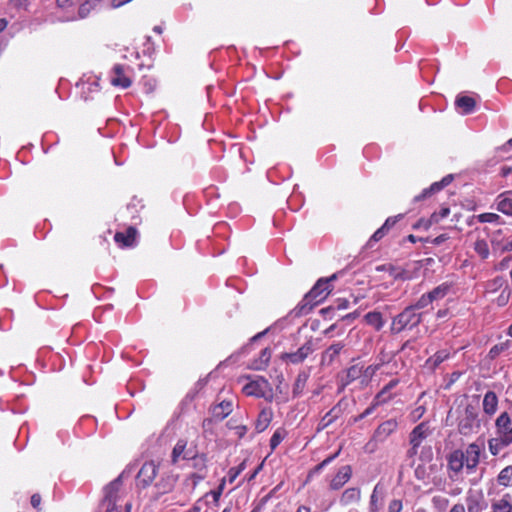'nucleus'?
Instances as JSON below:
<instances>
[{"instance_id":"nucleus-1","label":"nucleus","mask_w":512,"mask_h":512,"mask_svg":"<svg viewBox=\"0 0 512 512\" xmlns=\"http://www.w3.org/2000/svg\"><path fill=\"white\" fill-rule=\"evenodd\" d=\"M339 273H334L330 277L320 278L312 289L303 297L300 303L292 310L294 317L307 315L312 309L324 301L332 291L331 282L338 278Z\"/></svg>"},{"instance_id":"nucleus-2","label":"nucleus","mask_w":512,"mask_h":512,"mask_svg":"<svg viewBox=\"0 0 512 512\" xmlns=\"http://www.w3.org/2000/svg\"><path fill=\"white\" fill-rule=\"evenodd\" d=\"M422 321V313H418L411 305L396 315L391 323V332L398 334L405 329H413Z\"/></svg>"},{"instance_id":"nucleus-3","label":"nucleus","mask_w":512,"mask_h":512,"mask_svg":"<svg viewBox=\"0 0 512 512\" xmlns=\"http://www.w3.org/2000/svg\"><path fill=\"white\" fill-rule=\"evenodd\" d=\"M480 429V420L477 409L473 405H467L464 413L458 423L460 434L467 436L478 432Z\"/></svg>"},{"instance_id":"nucleus-4","label":"nucleus","mask_w":512,"mask_h":512,"mask_svg":"<svg viewBox=\"0 0 512 512\" xmlns=\"http://www.w3.org/2000/svg\"><path fill=\"white\" fill-rule=\"evenodd\" d=\"M105 495L103 499V506H110V507H120L121 505H118L120 502L122 496H123V489H122V477L119 476L112 482H110L104 489Z\"/></svg>"},{"instance_id":"nucleus-5","label":"nucleus","mask_w":512,"mask_h":512,"mask_svg":"<svg viewBox=\"0 0 512 512\" xmlns=\"http://www.w3.org/2000/svg\"><path fill=\"white\" fill-rule=\"evenodd\" d=\"M398 428L396 419H388L382 422L374 431V434L369 441L368 445L383 443L390 435H392Z\"/></svg>"},{"instance_id":"nucleus-6","label":"nucleus","mask_w":512,"mask_h":512,"mask_svg":"<svg viewBox=\"0 0 512 512\" xmlns=\"http://www.w3.org/2000/svg\"><path fill=\"white\" fill-rule=\"evenodd\" d=\"M314 351L313 340L306 341L296 352L284 353L281 359L287 363L300 364Z\"/></svg>"},{"instance_id":"nucleus-7","label":"nucleus","mask_w":512,"mask_h":512,"mask_svg":"<svg viewBox=\"0 0 512 512\" xmlns=\"http://www.w3.org/2000/svg\"><path fill=\"white\" fill-rule=\"evenodd\" d=\"M495 426L496 435L512 443V419L507 412L498 416Z\"/></svg>"},{"instance_id":"nucleus-8","label":"nucleus","mask_w":512,"mask_h":512,"mask_svg":"<svg viewBox=\"0 0 512 512\" xmlns=\"http://www.w3.org/2000/svg\"><path fill=\"white\" fill-rule=\"evenodd\" d=\"M463 455L467 473L474 472L480 461V447L476 443H471L463 451Z\"/></svg>"},{"instance_id":"nucleus-9","label":"nucleus","mask_w":512,"mask_h":512,"mask_svg":"<svg viewBox=\"0 0 512 512\" xmlns=\"http://www.w3.org/2000/svg\"><path fill=\"white\" fill-rule=\"evenodd\" d=\"M156 475L157 465L153 461L144 463L137 475L139 485L147 487L152 483Z\"/></svg>"},{"instance_id":"nucleus-10","label":"nucleus","mask_w":512,"mask_h":512,"mask_svg":"<svg viewBox=\"0 0 512 512\" xmlns=\"http://www.w3.org/2000/svg\"><path fill=\"white\" fill-rule=\"evenodd\" d=\"M448 469L454 474L450 475L451 479H454L465 467L463 451L460 449L452 451L448 457Z\"/></svg>"},{"instance_id":"nucleus-11","label":"nucleus","mask_w":512,"mask_h":512,"mask_svg":"<svg viewBox=\"0 0 512 512\" xmlns=\"http://www.w3.org/2000/svg\"><path fill=\"white\" fill-rule=\"evenodd\" d=\"M269 383L263 377L251 381L243 387V391L248 396L264 397Z\"/></svg>"},{"instance_id":"nucleus-12","label":"nucleus","mask_w":512,"mask_h":512,"mask_svg":"<svg viewBox=\"0 0 512 512\" xmlns=\"http://www.w3.org/2000/svg\"><path fill=\"white\" fill-rule=\"evenodd\" d=\"M110 82L113 86H118L126 89L131 86L132 81L125 73V67L120 64H116L111 73Z\"/></svg>"},{"instance_id":"nucleus-13","label":"nucleus","mask_w":512,"mask_h":512,"mask_svg":"<svg viewBox=\"0 0 512 512\" xmlns=\"http://www.w3.org/2000/svg\"><path fill=\"white\" fill-rule=\"evenodd\" d=\"M431 434L429 424L421 422L410 433L409 441L411 446H420L424 439Z\"/></svg>"},{"instance_id":"nucleus-14","label":"nucleus","mask_w":512,"mask_h":512,"mask_svg":"<svg viewBox=\"0 0 512 512\" xmlns=\"http://www.w3.org/2000/svg\"><path fill=\"white\" fill-rule=\"evenodd\" d=\"M452 180H453V176L451 174L445 176L441 181L433 183L429 188L424 189L421 194L415 196L414 201L418 202L420 200H423V199L431 196L432 194H434L436 192H439L444 187L449 185L452 182Z\"/></svg>"},{"instance_id":"nucleus-15","label":"nucleus","mask_w":512,"mask_h":512,"mask_svg":"<svg viewBox=\"0 0 512 512\" xmlns=\"http://www.w3.org/2000/svg\"><path fill=\"white\" fill-rule=\"evenodd\" d=\"M352 475L351 466L345 465L342 466L337 474L333 477L330 483V487L333 490L340 489L345 483L349 481Z\"/></svg>"},{"instance_id":"nucleus-16","label":"nucleus","mask_w":512,"mask_h":512,"mask_svg":"<svg viewBox=\"0 0 512 512\" xmlns=\"http://www.w3.org/2000/svg\"><path fill=\"white\" fill-rule=\"evenodd\" d=\"M136 236V228L128 227L125 232H117L114 236V240L122 247H131L136 241Z\"/></svg>"},{"instance_id":"nucleus-17","label":"nucleus","mask_w":512,"mask_h":512,"mask_svg":"<svg viewBox=\"0 0 512 512\" xmlns=\"http://www.w3.org/2000/svg\"><path fill=\"white\" fill-rule=\"evenodd\" d=\"M344 344L342 342H336L330 345L323 353L321 357L322 365H331L335 359L339 356L340 352L344 348Z\"/></svg>"},{"instance_id":"nucleus-18","label":"nucleus","mask_w":512,"mask_h":512,"mask_svg":"<svg viewBox=\"0 0 512 512\" xmlns=\"http://www.w3.org/2000/svg\"><path fill=\"white\" fill-rule=\"evenodd\" d=\"M232 402L222 401L211 409L212 417L216 421H222L232 412Z\"/></svg>"},{"instance_id":"nucleus-19","label":"nucleus","mask_w":512,"mask_h":512,"mask_svg":"<svg viewBox=\"0 0 512 512\" xmlns=\"http://www.w3.org/2000/svg\"><path fill=\"white\" fill-rule=\"evenodd\" d=\"M273 418V412L270 408H264L260 411L255 423V429L258 433L267 429Z\"/></svg>"},{"instance_id":"nucleus-20","label":"nucleus","mask_w":512,"mask_h":512,"mask_svg":"<svg viewBox=\"0 0 512 512\" xmlns=\"http://www.w3.org/2000/svg\"><path fill=\"white\" fill-rule=\"evenodd\" d=\"M491 508L492 512H512V496L509 493L504 494L492 503Z\"/></svg>"},{"instance_id":"nucleus-21","label":"nucleus","mask_w":512,"mask_h":512,"mask_svg":"<svg viewBox=\"0 0 512 512\" xmlns=\"http://www.w3.org/2000/svg\"><path fill=\"white\" fill-rule=\"evenodd\" d=\"M498 406V397L495 392L488 391L483 398V411L488 415L495 414Z\"/></svg>"},{"instance_id":"nucleus-22","label":"nucleus","mask_w":512,"mask_h":512,"mask_svg":"<svg viewBox=\"0 0 512 512\" xmlns=\"http://www.w3.org/2000/svg\"><path fill=\"white\" fill-rule=\"evenodd\" d=\"M497 210L512 216V197L510 192H505L497 197Z\"/></svg>"},{"instance_id":"nucleus-23","label":"nucleus","mask_w":512,"mask_h":512,"mask_svg":"<svg viewBox=\"0 0 512 512\" xmlns=\"http://www.w3.org/2000/svg\"><path fill=\"white\" fill-rule=\"evenodd\" d=\"M361 499V491L359 488H355V487H352V488H348L346 489L341 497H340V503L342 505H350V504H353V503H357L359 502Z\"/></svg>"},{"instance_id":"nucleus-24","label":"nucleus","mask_w":512,"mask_h":512,"mask_svg":"<svg viewBox=\"0 0 512 512\" xmlns=\"http://www.w3.org/2000/svg\"><path fill=\"white\" fill-rule=\"evenodd\" d=\"M363 373V367L356 364L352 365L346 370L345 377L342 378V386L345 387L355 381L356 379L360 378Z\"/></svg>"},{"instance_id":"nucleus-25","label":"nucleus","mask_w":512,"mask_h":512,"mask_svg":"<svg viewBox=\"0 0 512 512\" xmlns=\"http://www.w3.org/2000/svg\"><path fill=\"white\" fill-rule=\"evenodd\" d=\"M511 444H512L511 442H509L497 435H496V437L491 438L488 441L489 451L494 456L498 455L504 448L508 447Z\"/></svg>"},{"instance_id":"nucleus-26","label":"nucleus","mask_w":512,"mask_h":512,"mask_svg":"<svg viewBox=\"0 0 512 512\" xmlns=\"http://www.w3.org/2000/svg\"><path fill=\"white\" fill-rule=\"evenodd\" d=\"M511 444H512L511 442H509L497 435H496V437L491 438L488 441L489 451L494 456L498 455L504 448L508 447Z\"/></svg>"},{"instance_id":"nucleus-27","label":"nucleus","mask_w":512,"mask_h":512,"mask_svg":"<svg viewBox=\"0 0 512 512\" xmlns=\"http://www.w3.org/2000/svg\"><path fill=\"white\" fill-rule=\"evenodd\" d=\"M455 103L463 114L471 113L476 106V101L470 96H458Z\"/></svg>"},{"instance_id":"nucleus-28","label":"nucleus","mask_w":512,"mask_h":512,"mask_svg":"<svg viewBox=\"0 0 512 512\" xmlns=\"http://www.w3.org/2000/svg\"><path fill=\"white\" fill-rule=\"evenodd\" d=\"M271 358V351L268 348H265L261 351L259 358L255 359L250 367L254 370H263L267 367L269 360Z\"/></svg>"},{"instance_id":"nucleus-29","label":"nucleus","mask_w":512,"mask_h":512,"mask_svg":"<svg viewBox=\"0 0 512 512\" xmlns=\"http://www.w3.org/2000/svg\"><path fill=\"white\" fill-rule=\"evenodd\" d=\"M365 321L368 325L373 326L377 331L384 326L382 314L378 311H372L365 315Z\"/></svg>"},{"instance_id":"nucleus-30","label":"nucleus","mask_w":512,"mask_h":512,"mask_svg":"<svg viewBox=\"0 0 512 512\" xmlns=\"http://www.w3.org/2000/svg\"><path fill=\"white\" fill-rule=\"evenodd\" d=\"M497 482L503 487L512 486V465L506 466L499 472Z\"/></svg>"},{"instance_id":"nucleus-31","label":"nucleus","mask_w":512,"mask_h":512,"mask_svg":"<svg viewBox=\"0 0 512 512\" xmlns=\"http://www.w3.org/2000/svg\"><path fill=\"white\" fill-rule=\"evenodd\" d=\"M449 290L450 286L446 283H443L434 288L432 291L428 292L427 294L433 303L434 301L443 299L448 294Z\"/></svg>"},{"instance_id":"nucleus-32","label":"nucleus","mask_w":512,"mask_h":512,"mask_svg":"<svg viewBox=\"0 0 512 512\" xmlns=\"http://www.w3.org/2000/svg\"><path fill=\"white\" fill-rule=\"evenodd\" d=\"M340 413V409L337 407H333L328 413L325 414V416L321 419L319 423V429H325L330 424H332L335 419L338 418Z\"/></svg>"},{"instance_id":"nucleus-33","label":"nucleus","mask_w":512,"mask_h":512,"mask_svg":"<svg viewBox=\"0 0 512 512\" xmlns=\"http://www.w3.org/2000/svg\"><path fill=\"white\" fill-rule=\"evenodd\" d=\"M381 486L380 484H377L370 497V505L369 508H381L383 496L381 494Z\"/></svg>"},{"instance_id":"nucleus-34","label":"nucleus","mask_w":512,"mask_h":512,"mask_svg":"<svg viewBox=\"0 0 512 512\" xmlns=\"http://www.w3.org/2000/svg\"><path fill=\"white\" fill-rule=\"evenodd\" d=\"M475 252L482 258L486 259L489 256V246L485 239H477L474 242Z\"/></svg>"},{"instance_id":"nucleus-35","label":"nucleus","mask_w":512,"mask_h":512,"mask_svg":"<svg viewBox=\"0 0 512 512\" xmlns=\"http://www.w3.org/2000/svg\"><path fill=\"white\" fill-rule=\"evenodd\" d=\"M449 213L450 209L448 207H443L439 212H434L427 220L426 229H428L432 224L438 223L440 220L446 218Z\"/></svg>"},{"instance_id":"nucleus-36","label":"nucleus","mask_w":512,"mask_h":512,"mask_svg":"<svg viewBox=\"0 0 512 512\" xmlns=\"http://www.w3.org/2000/svg\"><path fill=\"white\" fill-rule=\"evenodd\" d=\"M174 483L175 479L172 476H169L167 478H162L156 484V487L158 488L160 494H165L172 490Z\"/></svg>"},{"instance_id":"nucleus-37","label":"nucleus","mask_w":512,"mask_h":512,"mask_svg":"<svg viewBox=\"0 0 512 512\" xmlns=\"http://www.w3.org/2000/svg\"><path fill=\"white\" fill-rule=\"evenodd\" d=\"M308 379V375L305 372L299 373L293 387V394L295 396L302 393L305 388L306 382Z\"/></svg>"},{"instance_id":"nucleus-38","label":"nucleus","mask_w":512,"mask_h":512,"mask_svg":"<svg viewBox=\"0 0 512 512\" xmlns=\"http://www.w3.org/2000/svg\"><path fill=\"white\" fill-rule=\"evenodd\" d=\"M512 346V342L507 340L505 342H502V343H499V344H496L494 345L490 351H489V356L491 359H495L496 357H498L502 352H504L505 350H508L510 347Z\"/></svg>"},{"instance_id":"nucleus-39","label":"nucleus","mask_w":512,"mask_h":512,"mask_svg":"<svg viewBox=\"0 0 512 512\" xmlns=\"http://www.w3.org/2000/svg\"><path fill=\"white\" fill-rule=\"evenodd\" d=\"M505 286V279L503 277H496L486 284V292L494 293L499 289H503Z\"/></svg>"},{"instance_id":"nucleus-40","label":"nucleus","mask_w":512,"mask_h":512,"mask_svg":"<svg viewBox=\"0 0 512 512\" xmlns=\"http://www.w3.org/2000/svg\"><path fill=\"white\" fill-rule=\"evenodd\" d=\"M98 0H89L83 3L78 10V15L80 18H86L90 12L97 6Z\"/></svg>"},{"instance_id":"nucleus-41","label":"nucleus","mask_w":512,"mask_h":512,"mask_svg":"<svg viewBox=\"0 0 512 512\" xmlns=\"http://www.w3.org/2000/svg\"><path fill=\"white\" fill-rule=\"evenodd\" d=\"M510 297L511 289L507 285H505L504 288L501 290L500 294L498 295V297L495 299V303L499 307H503L508 304Z\"/></svg>"},{"instance_id":"nucleus-42","label":"nucleus","mask_w":512,"mask_h":512,"mask_svg":"<svg viewBox=\"0 0 512 512\" xmlns=\"http://www.w3.org/2000/svg\"><path fill=\"white\" fill-rule=\"evenodd\" d=\"M286 431L284 429H277L270 439V447L274 450L285 438Z\"/></svg>"},{"instance_id":"nucleus-43","label":"nucleus","mask_w":512,"mask_h":512,"mask_svg":"<svg viewBox=\"0 0 512 512\" xmlns=\"http://www.w3.org/2000/svg\"><path fill=\"white\" fill-rule=\"evenodd\" d=\"M186 448V442L183 440H179L173 451H172V460L173 462H177L178 458L183 454L184 450Z\"/></svg>"},{"instance_id":"nucleus-44","label":"nucleus","mask_w":512,"mask_h":512,"mask_svg":"<svg viewBox=\"0 0 512 512\" xmlns=\"http://www.w3.org/2000/svg\"><path fill=\"white\" fill-rule=\"evenodd\" d=\"M391 398H392L391 393L388 390H386L385 387H383L382 390L375 397V404L376 405L384 404L387 401H389Z\"/></svg>"},{"instance_id":"nucleus-45","label":"nucleus","mask_w":512,"mask_h":512,"mask_svg":"<svg viewBox=\"0 0 512 512\" xmlns=\"http://www.w3.org/2000/svg\"><path fill=\"white\" fill-rule=\"evenodd\" d=\"M432 301L431 299L429 298L428 294L425 293L423 294L415 304L411 305L416 311L419 310V309H423L425 307H427L429 304H431Z\"/></svg>"},{"instance_id":"nucleus-46","label":"nucleus","mask_w":512,"mask_h":512,"mask_svg":"<svg viewBox=\"0 0 512 512\" xmlns=\"http://www.w3.org/2000/svg\"><path fill=\"white\" fill-rule=\"evenodd\" d=\"M349 306V301L346 300V299H338L335 303V307H328V308H325V309H322L321 312L323 314L325 313H328L334 309H337V310H344L346 308H348Z\"/></svg>"},{"instance_id":"nucleus-47","label":"nucleus","mask_w":512,"mask_h":512,"mask_svg":"<svg viewBox=\"0 0 512 512\" xmlns=\"http://www.w3.org/2000/svg\"><path fill=\"white\" fill-rule=\"evenodd\" d=\"M245 469V462H242L238 467L231 468L228 472V481L233 483L239 474Z\"/></svg>"},{"instance_id":"nucleus-48","label":"nucleus","mask_w":512,"mask_h":512,"mask_svg":"<svg viewBox=\"0 0 512 512\" xmlns=\"http://www.w3.org/2000/svg\"><path fill=\"white\" fill-rule=\"evenodd\" d=\"M225 483H226V479L223 478L218 486V488L216 490H213L210 492V494L212 495L213 497V500L215 503H218L219 501V498L220 496L222 495L223 493V490H224V487H225Z\"/></svg>"},{"instance_id":"nucleus-49","label":"nucleus","mask_w":512,"mask_h":512,"mask_svg":"<svg viewBox=\"0 0 512 512\" xmlns=\"http://www.w3.org/2000/svg\"><path fill=\"white\" fill-rule=\"evenodd\" d=\"M499 219V216L495 213H483L479 215V221L482 223H493Z\"/></svg>"},{"instance_id":"nucleus-50","label":"nucleus","mask_w":512,"mask_h":512,"mask_svg":"<svg viewBox=\"0 0 512 512\" xmlns=\"http://www.w3.org/2000/svg\"><path fill=\"white\" fill-rule=\"evenodd\" d=\"M467 506H468L467 507L468 512H480L481 511L480 503L476 499L468 498L467 499Z\"/></svg>"},{"instance_id":"nucleus-51","label":"nucleus","mask_w":512,"mask_h":512,"mask_svg":"<svg viewBox=\"0 0 512 512\" xmlns=\"http://www.w3.org/2000/svg\"><path fill=\"white\" fill-rule=\"evenodd\" d=\"M379 368H380V365H370L367 368L363 369L362 375H364V377L367 380H369L375 375V373L379 370Z\"/></svg>"},{"instance_id":"nucleus-52","label":"nucleus","mask_w":512,"mask_h":512,"mask_svg":"<svg viewBox=\"0 0 512 512\" xmlns=\"http://www.w3.org/2000/svg\"><path fill=\"white\" fill-rule=\"evenodd\" d=\"M402 507V501L394 499L389 503L388 512H401Z\"/></svg>"},{"instance_id":"nucleus-53","label":"nucleus","mask_w":512,"mask_h":512,"mask_svg":"<svg viewBox=\"0 0 512 512\" xmlns=\"http://www.w3.org/2000/svg\"><path fill=\"white\" fill-rule=\"evenodd\" d=\"M386 230H385V227H380L378 230H376L374 232V234L371 236L370 240H369V244L371 242H377L379 241L380 239H382L384 237V235L386 234Z\"/></svg>"},{"instance_id":"nucleus-54","label":"nucleus","mask_w":512,"mask_h":512,"mask_svg":"<svg viewBox=\"0 0 512 512\" xmlns=\"http://www.w3.org/2000/svg\"><path fill=\"white\" fill-rule=\"evenodd\" d=\"M448 357V354L445 352V351H440V352H437L432 360H433V364L436 366V365H439L440 363H442L446 358Z\"/></svg>"},{"instance_id":"nucleus-55","label":"nucleus","mask_w":512,"mask_h":512,"mask_svg":"<svg viewBox=\"0 0 512 512\" xmlns=\"http://www.w3.org/2000/svg\"><path fill=\"white\" fill-rule=\"evenodd\" d=\"M40 503H41V496L39 494H33L31 497V505L34 508L39 509Z\"/></svg>"},{"instance_id":"nucleus-56","label":"nucleus","mask_w":512,"mask_h":512,"mask_svg":"<svg viewBox=\"0 0 512 512\" xmlns=\"http://www.w3.org/2000/svg\"><path fill=\"white\" fill-rule=\"evenodd\" d=\"M339 454V452H337L336 454L326 458L324 461H322L317 467L316 469L317 470H320L322 469L324 466H326L329 462H331L337 455Z\"/></svg>"},{"instance_id":"nucleus-57","label":"nucleus","mask_w":512,"mask_h":512,"mask_svg":"<svg viewBox=\"0 0 512 512\" xmlns=\"http://www.w3.org/2000/svg\"><path fill=\"white\" fill-rule=\"evenodd\" d=\"M424 412L425 408L423 406H419L413 411V416L415 419H419L424 414Z\"/></svg>"},{"instance_id":"nucleus-58","label":"nucleus","mask_w":512,"mask_h":512,"mask_svg":"<svg viewBox=\"0 0 512 512\" xmlns=\"http://www.w3.org/2000/svg\"><path fill=\"white\" fill-rule=\"evenodd\" d=\"M449 512H466L465 507L461 503L455 504Z\"/></svg>"},{"instance_id":"nucleus-59","label":"nucleus","mask_w":512,"mask_h":512,"mask_svg":"<svg viewBox=\"0 0 512 512\" xmlns=\"http://www.w3.org/2000/svg\"><path fill=\"white\" fill-rule=\"evenodd\" d=\"M396 218H388L385 223L381 227H385V230L387 231L390 227H392L396 223Z\"/></svg>"},{"instance_id":"nucleus-60","label":"nucleus","mask_w":512,"mask_h":512,"mask_svg":"<svg viewBox=\"0 0 512 512\" xmlns=\"http://www.w3.org/2000/svg\"><path fill=\"white\" fill-rule=\"evenodd\" d=\"M398 382L399 381L397 379H393L384 387L386 388V390H388L390 392L393 388H395L397 386Z\"/></svg>"},{"instance_id":"nucleus-61","label":"nucleus","mask_w":512,"mask_h":512,"mask_svg":"<svg viewBox=\"0 0 512 512\" xmlns=\"http://www.w3.org/2000/svg\"><path fill=\"white\" fill-rule=\"evenodd\" d=\"M419 446H411V448L407 451V456L409 458L414 457L418 453Z\"/></svg>"},{"instance_id":"nucleus-62","label":"nucleus","mask_w":512,"mask_h":512,"mask_svg":"<svg viewBox=\"0 0 512 512\" xmlns=\"http://www.w3.org/2000/svg\"><path fill=\"white\" fill-rule=\"evenodd\" d=\"M236 430H237V434L239 437H243L247 431V427L246 426H237L236 427Z\"/></svg>"},{"instance_id":"nucleus-63","label":"nucleus","mask_w":512,"mask_h":512,"mask_svg":"<svg viewBox=\"0 0 512 512\" xmlns=\"http://www.w3.org/2000/svg\"><path fill=\"white\" fill-rule=\"evenodd\" d=\"M447 239L446 235L442 234V235H439L438 237H436L434 240H433V243L434 244H441L442 242H444L445 240Z\"/></svg>"},{"instance_id":"nucleus-64","label":"nucleus","mask_w":512,"mask_h":512,"mask_svg":"<svg viewBox=\"0 0 512 512\" xmlns=\"http://www.w3.org/2000/svg\"><path fill=\"white\" fill-rule=\"evenodd\" d=\"M105 507H106L105 512H121L120 507H110V506H105Z\"/></svg>"}]
</instances>
